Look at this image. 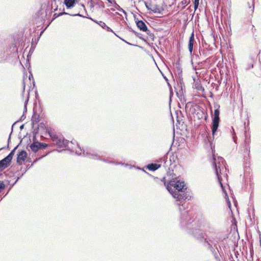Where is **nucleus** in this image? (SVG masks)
I'll use <instances>...</instances> for the list:
<instances>
[{
  "label": "nucleus",
  "instance_id": "obj_1",
  "mask_svg": "<svg viewBox=\"0 0 261 261\" xmlns=\"http://www.w3.org/2000/svg\"><path fill=\"white\" fill-rule=\"evenodd\" d=\"M166 189L172 196L176 199V204L179 206L180 216L179 218L180 227L186 232L195 224L193 223L192 213L186 210L185 201L189 200L191 196L185 191L187 187L184 181L176 178L172 179L166 186Z\"/></svg>",
  "mask_w": 261,
  "mask_h": 261
},
{
  "label": "nucleus",
  "instance_id": "obj_2",
  "mask_svg": "<svg viewBox=\"0 0 261 261\" xmlns=\"http://www.w3.org/2000/svg\"><path fill=\"white\" fill-rule=\"evenodd\" d=\"M207 228L205 229L203 233L198 226L195 225L187 233L198 241H207L208 242L213 244L217 243L218 241L215 236V232L214 229L209 226L207 227Z\"/></svg>",
  "mask_w": 261,
  "mask_h": 261
},
{
  "label": "nucleus",
  "instance_id": "obj_3",
  "mask_svg": "<svg viewBox=\"0 0 261 261\" xmlns=\"http://www.w3.org/2000/svg\"><path fill=\"white\" fill-rule=\"evenodd\" d=\"M78 147L79 148V150L76 151V154L81 155H83L84 156L87 157L89 159L96 160H100L104 162L110 163V164H113L115 165H119L120 163H119L118 162H115L113 161H108V160L102 159L100 157L99 155H98L97 153H96L94 151L89 149L86 148V149H82L81 147H80L79 146H78Z\"/></svg>",
  "mask_w": 261,
  "mask_h": 261
},
{
  "label": "nucleus",
  "instance_id": "obj_4",
  "mask_svg": "<svg viewBox=\"0 0 261 261\" xmlns=\"http://www.w3.org/2000/svg\"><path fill=\"white\" fill-rule=\"evenodd\" d=\"M225 163V161L222 157L218 156L217 161L215 158L213 157V166L215 169V174L217 177L219 184L224 192H226V191H225L223 185L221 182L220 174H221L222 169H223V167L226 168Z\"/></svg>",
  "mask_w": 261,
  "mask_h": 261
},
{
  "label": "nucleus",
  "instance_id": "obj_5",
  "mask_svg": "<svg viewBox=\"0 0 261 261\" xmlns=\"http://www.w3.org/2000/svg\"><path fill=\"white\" fill-rule=\"evenodd\" d=\"M214 113L212 115V124L211 126L212 135L213 137H214L216 133L217 132L218 128L219 126V123L220 121L219 115H220V110L219 108L220 106L218 104L214 105Z\"/></svg>",
  "mask_w": 261,
  "mask_h": 261
},
{
  "label": "nucleus",
  "instance_id": "obj_6",
  "mask_svg": "<svg viewBox=\"0 0 261 261\" xmlns=\"http://www.w3.org/2000/svg\"><path fill=\"white\" fill-rule=\"evenodd\" d=\"M47 133L50 137L54 145L59 148H66L68 146L69 141L62 136H59L56 134L48 130Z\"/></svg>",
  "mask_w": 261,
  "mask_h": 261
},
{
  "label": "nucleus",
  "instance_id": "obj_7",
  "mask_svg": "<svg viewBox=\"0 0 261 261\" xmlns=\"http://www.w3.org/2000/svg\"><path fill=\"white\" fill-rule=\"evenodd\" d=\"M134 19L137 27L140 31L146 32L149 36H153V35L151 33L150 31L148 29L146 24L143 21L139 20L138 18H136V16H134Z\"/></svg>",
  "mask_w": 261,
  "mask_h": 261
},
{
  "label": "nucleus",
  "instance_id": "obj_8",
  "mask_svg": "<svg viewBox=\"0 0 261 261\" xmlns=\"http://www.w3.org/2000/svg\"><path fill=\"white\" fill-rule=\"evenodd\" d=\"M28 157V153L24 150H21L18 152L17 156V163L18 165H21L22 162H24Z\"/></svg>",
  "mask_w": 261,
  "mask_h": 261
},
{
  "label": "nucleus",
  "instance_id": "obj_9",
  "mask_svg": "<svg viewBox=\"0 0 261 261\" xmlns=\"http://www.w3.org/2000/svg\"><path fill=\"white\" fill-rule=\"evenodd\" d=\"M195 41L194 39V31L191 33V36L189 38V43H188V49L191 54H192L194 42Z\"/></svg>",
  "mask_w": 261,
  "mask_h": 261
},
{
  "label": "nucleus",
  "instance_id": "obj_10",
  "mask_svg": "<svg viewBox=\"0 0 261 261\" xmlns=\"http://www.w3.org/2000/svg\"><path fill=\"white\" fill-rule=\"evenodd\" d=\"M11 163L4 158L3 159L0 160V172L3 171L6 169L10 165Z\"/></svg>",
  "mask_w": 261,
  "mask_h": 261
},
{
  "label": "nucleus",
  "instance_id": "obj_11",
  "mask_svg": "<svg viewBox=\"0 0 261 261\" xmlns=\"http://www.w3.org/2000/svg\"><path fill=\"white\" fill-rule=\"evenodd\" d=\"M63 15H71L72 16H78L80 17H84V18L86 17V16L82 15V14H80L79 13H77V14H70L67 12H65V11H63L62 12L59 13H55L53 15V18L52 20H53L54 19H56V18L60 16H62Z\"/></svg>",
  "mask_w": 261,
  "mask_h": 261
},
{
  "label": "nucleus",
  "instance_id": "obj_12",
  "mask_svg": "<svg viewBox=\"0 0 261 261\" xmlns=\"http://www.w3.org/2000/svg\"><path fill=\"white\" fill-rule=\"evenodd\" d=\"M161 166V164L151 163L147 165L146 168L149 171H154L158 170Z\"/></svg>",
  "mask_w": 261,
  "mask_h": 261
},
{
  "label": "nucleus",
  "instance_id": "obj_13",
  "mask_svg": "<svg viewBox=\"0 0 261 261\" xmlns=\"http://www.w3.org/2000/svg\"><path fill=\"white\" fill-rule=\"evenodd\" d=\"M244 153L246 154L248 156H249L250 154V141L249 140H245L244 141Z\"/></svg>",
  "mask_w": 261,
  "mask_h": 261
},
{
  "label": "nucleus",
  "instance_id": "obj_14",
  "mask_svg": "<svg viewBox=\"0 0 261 261\" xmlns=\"http://www.w3.org/2000/svg\"><path fill=\"white\" fill-rule=\"evenodd\" d=\"M76 0H64V4L67 9L73 8L76 2Z\"/></svg>",
  "mask_w": 261,
  "mask_h": 261
},
{
  "label": "nucleus",
  "instance_id": "obj_15",
  "mask_svg": "<svg viewBox=\"0 0 261 261\" xmlns=\"http://www.w3.org/2000/svg\"><path fill=\"white\" fill-rule=\"evenodd\" d=\"M19 145H17L13 149H12L11 152L8 154L7 156H6V159L9 162L11 163V161L13 159V157L15 154V150L17 149Z\"/></svg>",
  "mask_w": 261,
  "mask_h": 261
},
{
  "label": "nucleus",
  "instance_id": "obj_16",
  "mask_svg": "<svg viewBox=\"0 0 261 261\" xmlns=\"http://www.w3.org/2000/svg\"><path fill=\"white\" fill-rule=\"evenodd\" d=\"M164 9L158 5H154L151 9V11L154 13L161 14Z\"/></svg>",
  "mask_w": 261,
  "mask_h": 261
},
{
  "label": "nucleus",
  "instance_id": "obj_17",
  "mask_svg": "<svg viewBox=\"0 0 261 261\" xmlns=\"http://www.w3.org/2000/svg\"><path fill=\"white\" fill-rule=\"evenodd\" d=\"M39 142H33L30 145V147L32 151L34 152H37L40 149L38 145Z\"/></svg>",
  "mask_w": 261,
  "mask_h": 261
},
{
  "label": "nucleus",
  "instance_id": "obj_18",
  "mask_svg": "<svg viewBox=\"0 0 261 261\" xmlns=\"http://www.w3.org/2000/svg\"><path fill=\"white\" fill-rule=\"evenodd\" d=\"M98 25H99L102 29L106 30L107 31L111 32H113V33H114L113 31L110 27L107 26L104 22H103L102 21H99V23H98Z\"/></svg>",
  "mask_w": 261,
  "mask_h": 261
},
{
  "label": "nucleus",
  "instance_id": "obj_19",
  "mask_svg": "<svg viewBox=\"0 0 261 261\" xmlns=\"http://www.w3.org/2000/svg\"><path fill=\"white\" fill-rule=\"evenodd\" d=\"M201 243H203V245L204 247L206 248L207 250H208L213 245V243H209L207 241H199Z\"/></svg>",
  "mask_w": 261,
  "mask_h": 261
},
{
  "label": "nucleus",
  "instance_id": "obj_20",
  "mask_svg": "<svg viewBox=\"0 0 261 261\" xmlns=\"http://www.w3.org/2000/svg\"><path fill=\"white\" fill-rule=\"evenodd\" d=\"M16 122H15V123H14L13 124L12 126V128H11L12 130H11V132L10 134L9 135V136L8 139V144H7V146L5 147V148H7V149L9 148V143H10V140H11V134H12V132H13V126H14V125L15 124V123H16Z\"/></svg>",
  "mask_w": 261,
  "mask_h": 261
},
{
  "label": "nucleus",
  "instance_id": "obj_21",
  "mask_svg": "<svg viewBox=\"0 0 261 261\" xmlns=\"http://www.w3.org/2000/svg\"><path fill=\"white\" fill-rule=\"evenodd\" d=\"M38 145L40 149H45L48 146V144L41 142H39Z\"/></svg>",
  "mask_w": 261,
  "mask_h": 261
},
{
  "label": "nucleus",
  "instance_id": "obj_22",
  "mask_svg": "<svg viewBox=\"0 0 261 261\" xmlns=\"http://www.w3.org/2000/svg\"><path fill=\"white\" fill-rule=\"evenodd\" d=\"M214 256V258L215 259H216V261H221V258H220V252H217L215 253H214L213 254Z\"/></svg>",
  "mask_w": 261,
  "mask_h": 261
},
{
  "label": "nucleus",
  "instance_id": "obj_23",
  "mask_svg": "<svg viewBox=\"0 0 261 261\" xmlns=\"http://www.w3.org/2000/svg\"><path fill=\"white\" fill-rule=\"evenodd\" d=\"M218 247H220V246H218L217 243H214L213 244V245L208 250L212 251L215 248L219 252Z\"/></svg>",
  "mask_w": 261,
  "mask_h": 261
},
{
  "label": "nucleus",
  "instance_id": "obj_24",
  "mask_svg": "<svg viewBox=\"0 0 261 261\" xmlns=\"http://www.w3.org/2000/svg\"><path fill=\"white\" fill-rule=\"evenodd\" d=\"M39 122V118H37L36 116H33L32 118V124L33 125V127H34V123H38Z\"/></svg>",
  "mask_w": 261,
  "mask_h": 261
},
{
  "label": "nucleus",
  "instance_id": "obj_25",
  "mask_svg": "<svg viewBox=\"0 0 261 261\" xmlns=\"http://www.w3.org/2000/svg\"><path fill=\"white\" fill-rule=\"evenodd\" d=\"M115 8L119 11L123 12L125 15H126V12L122 8H121L118 4H115Z\"/></svg>",
  "mask_w": 261,
  "mask_h": 261
},
{
  "label": "nucleus",
  "instance_id": "obj_26",
  "mask_svg": "<svg viewBox=\"0 0 261 261\" xmlns=\"http://www.w3.org/2000/svg\"><path fill=\"white\" fill-rule=\"evenodd\" d=\"M129 30H130V31L132 32L135 35L136 37L140 38V39H142V37L141 36V34L137 32L136 31L133 30L131 28H129Z\"/></svg>",
  "mask_w": 261,
  "mask_h": 261
},
{
  "label": "nucleus",
  "instance_id": "obj_27",
  "mask_svg": "<svg viewBox=\"0 0 261 261\" xmlns=\"http://www.w3.org/2000/svg\"><path fill=\"white\" fill-rule=\"evenodd\" d=\"M5 185L3 181H0V193L5 189Z\"/></svg>",
  "mask_w": 261,
  "mask_h": 261
},
{
  "label": "nucleus",
  "instance_id": "obj_28",
  "mask_svg": "<svg viewBox=\"0 0 261 261\" xmlns=\"http://www.w3.org/2000/svg\"><path fill=\"white\" fill-rule=\"evenodd\" d=\"M29 99V94H28L27 98L24 101V109L25 111H27V105Z\"/></svg>",
  "mask_w": 261,
  "mask_h": 261
},
{
  "label": "nucleus",
  "instance_id": "obj_29",
  "mask_svg": "<svg viewBox=\"0 0 261 261\" xmlns=\"http://www.w3.org/2000/svg\"><path fill=\"white\" fill-rule=\"evenodd\" d=\"M197 84H196V88L198 90H203L204 89L202 88V87L200 85H198L197 86H196Z\"/></svg>",
  "mask_w": 261,
  "mask_h": 261
},
{
  "label": "nucleus",
  "instance_id": "obj_30",
  "mask_svg": "<svg viewBox=\"0 0 261 261\" xmlns=\"http://www.w3.org/2000/svg\"><path fill=\"white\" fill-rule=\"evenodd\" d=\"M166 157L164 156L163 158L160 159L159 160L157 161V163L160 164V163H162L163 161H164L165 160V158Z\"/></svg>",
  "mask_w": 261,
  "mask_h": 261
},
{
  "label": "nucleus",
  "instance_id": "obj_31",
  "mask_svg": "<svg viewBox=\"0 0 261 261\" xmlns=\"http://www.w3.org/2000/svg\"><path fill=\"white\" fill-rule=\"evenodd\" d=\"M44 156H42L41 157H40L38 159H36L33 163V164H32L31 166H33V164L35 163H36L38 160H40L41 159L43 158Z\"/></svg>",
  "mask_w": 261,
  "mask_h": 261
},
{
  "label": "nucleus",
  "instance_id": "obj_32",
  "mask_svg": "<svg viewBox=\"0 0 261 261\" xmlns=\"http://www.w3.org/2000/svg\"><path fill=\"white\" fill-rule=\"evenodd\" d=\"M88 19H90V20H91L92 21H94V22L97 23L98 24V23H99V21L96 20H94V19L92 18L91 17H87Z\"/></svg>",
  "mask_w": 261,
  "mask_h": 261
},
{
  "label": "nucleus",
  "instance_id": "obj_33",
  "mask_svg": "<svg viewBox=\"0 0 261 261\" xmlns=\"http://www.w3.org/2000/svg\"><path fill=\"white\" fill-rule=\"evenodd\" d=\"M145 5L147 10H151V8L149 7V6L148 5L146 2H145Z\"/></svg>",
  "mask_w": 261,
  "mask_h": 261
},
{
  "label": "nucleus",
  "instance_id": "obj_34",
  "mask_svg": "<svg viewBox=\"0 0 261 261\" xmlns=\"http://www.w3.org/2000/svg\"><path fill=\"white\" fill-rule=\"evenodd\" d=\"M177 70H178V75L180 77V74L181 73V70L180 69V68L179 67H177Z\"/></svg>",
  "mask_w": 261,
  "mask_h": 261
},
{
  "label": "nucleus",
  "instance_id": "obj_35",
  "mask_svg": "<svg viewBox=\"0 0 261 261\" xmlns=\"http://www.w3.org/2000/svg\"><path fill=\"white\" fill-rule=\"evenodd\" d=\"M211 253H212L213 254V255L214 253H215L217 252L218 251H217V250L215 248L214 250H213V251H211Z\"/></svg>",
  "mask_w": 261,
  "mask_h": 261
},
{
  "label": "nucleus",
  "instance_id": "obj_36",
  "mask_svg": "<svg viewBox=\"0 0 261 261\" xmlns=\"http://www.w3.org/2000/svg\"><path fill=\"white\" fill-rule=\"evenodd\" d=\"M199 0H194V4H196V5L199 4Z\"/></svg>",
  "mask_w": 261,
  "mask_h": 261
},
{
  "label": "nucleus",
  "instance_id": "obj_37",
  "mask_svg": "<svg viewBox=\"0 0 261 261\" xmlns=\"http://www.w3.org/2000/svg\"><path fill=\"white\" fill-rule=\"evenodd\" d=\"M194 9L195 10L197 9L199 6V4L196 5V4H194Z\"/></svg>",
  "mask_w": 261,
  "mask_h": 261
},
{
  "label": "nucleus",
  "instance_id": "obj_38",
  "mask_svg": "<svg viewBox=\"0 0 261 261\" xmlns=\"http://www.w3.org/2000/svg\"><path fill=\"white\" fill-rule=\"evenodd\" d=\"M179 82H180V84H181V91H182V83H181L182 80H181V79H180V80H179ZM181 92L182 93V91H181Z\"/></svg>",
  "mask_w": 261,
  "mask_h": 261
},
{
  "label": "nucleus",
  "instance_id": "obj_39",
  "mask_svg": "<svg viewBox=\"0 0 261 261\" xmlns=\"http://www.w3.org/2000/svg\"><path fill=\"white\" fill-rule=\"evenodd\" d=\"M202 53V55L204 56V57H206V54L205 53V51L203 50Z\"/></svg>",
  "mask_w": 261,
  "mask_h": 261
},
{
  "label": "nucleus",
  "instance_id": "obj_40",
  "mask_svg": "<svg viewBox=\"0 0 261 261\" xmlns=\"http://www.w3.org/2000/svg\"><path fill=\"white\" fill-rule=\"evenodd\" d=\"M19 178H20V177H17V179H16V180H15V181L14 182V183L13 185H14V184H15L17 182V181L19 180Z\"/></svg>",
  "mask_w": 261,
  "mask_h": 261
},
{
  "label": "nucleus",
  "instance_id": "obj_41",
  "mask_svg": "<svg viewBox=\"0 0 261 261\" xmlns=\"http://www.w3.org/2000/svg\"><path fill=\"white\" fill-rule=\"evenodd\" d=\"M23 127H24V124H22V125H21L20 126V129L21 130H22V129L23 128Z\"/></svg>",
  "mask_w": 261,
  "mask_h": 261
},
{
  "label": "nucleus",
  "instance_id": "obj_42",
  "mask_svg": "<svg viewBox=\"0 0 261 261\" xmlns=\"http://www.w3.org/2000/svg\"><path fill=\"white\" fill-rule=\"evenodd\" d=\"M165 178L163 177V179L161 180V181L164 182V184L165 185Z\"/></svg>",
  "mask_w": 261,
  "mask_h": 261
},
{
  "label": "nucleus",
  "instance_id": "obj_43",
  "mask_svg": "<svg viewBox=\"0 0 261 261\" xmlns=\"http://www.w3.org/2000/svg\"><path fill=\"white\" fill-rule=\"evenodd\" d=\"M138 169H140V170H142L143 171H144L145 173H147V172L146 171H145L144 169H141L140 168H138Z\"/></svg>",
  "mask_w": 261,
  "mask_h": 261
},
{
  "label": "nucleus",
  "instance_id": "obj_44",
  "mask_svg": "<svg viewBox=\"0 0 261 261\" xmlns=\"http://www.w3.org/2000/svg\"><path fill=\"white\" fill-rule=\"evenodd\" d=\"M107 1L108 2V3H109L112 4V1H111V0H107Z\"/></svg>",
  "mask_w": 261,
  "mask_h": 261
},
{
  "label": "nucleus",
  "instance_id": "obj_45",
  "mask_svg": "<svg viewBox=\"0 0 261 261\" xmlns=\"http://www.w3.org/2000/svg\"><path fill=\"white\" fill-rule=\"evenodd\" d=\"M32 77H33L32 74L29 76V79L31 80V78H32Z\"/></svg>",
  "mask_w": 261,
  "mask_h": 261
},
{
  "label": "nucleus",
  "instance_id": "obj_46",
  "mask_svg": "<svg viewBox=\"0 0 261 261\" xmlns=\"http://www.w3.org/2000/svg\"><path fill=\"white\" fill-rule=\"evenodd\" d=\"M32 77H33L32 74L29 76V79L31 80V78H32Z\"/></svg>",
  "mask_w": 261,
  "mask_h": 261
},
{
  "label": "nucleus",
  "instance_id": "obj_47",
  "mask_svg": "<svg viewBox=\"0 0 261 261\" xmlns=\"http://www.w3.org/2000/svg\"><path fill=\"white\" fill-rule=\"evenodd\" d=\"M228 205H229V206L230 207L231 204H230V202L229 201H228Z\"/></svg>",
  "mask_w": 261,
  "mask_h": 261
},
{
  "label": "nucleus",
  "instance_id": "obj_48",
  "mask_svg": "<svg viewBox=\"0 0 261 261\" xmlns=\"http://www.w3.org/2000/svg\"><path fill=\"white\" fill-rule=\"evenodd\" d=\"M5 147H2V148H0V150H2V149H5Z\"/></svg>",
  "mask_w": 261,
  "mask_h": 261
},
{
  "label": "nucleus",
  "instance_id": "obj_49",
  "mask_svg": "<svg viewBox=\"0 0 261 261\" xmlns=\"http://www.w3.org/2000/svg\"><path fill=\"white\" fill-rule=\"evenodd\" d=\"M253 10H254V6L253 5V8H252V9L251 10L252 12H253Z\"/></svg>",
  "mask_w": 261,
  "mask_h": 261
},
{
  "label": "nucleus",
  "instance_id": "obj_50",
  "mask_svg": "<svg viewBox=\"0 0 261 261\" xmlns=\"http://www.w3.org/2000/svg\"><path fill=\"white\" fill-rule=\"evenodd\" d=\"M124 41H125L126 43H128L129 44H130V43H129L128 42H126V41H125L124 40H123Z\"/></svg>",
  "mask_w": 261,
  "mask_h": 261
},
{
  "label": "nucleus",
  "instance_id": "obj_51",
  "mask_svg": "<svg viewBox=\"0 0 261 261\" xmlns=\"http://www.w3.org/2000/svg\"><path fill=\"white\" fill-rule=\"evenodd\" d=\"M207 115H206V116H205L204 119L206 120V119H207Z\"/></svg>",
  "mask_w": 261,
  "mask_h": 261
},
{
  "label": "nucleus",
  "instance_id": "obj_52",
  "mask_svg": "<svg viewBox=\"0 0 261 261\" xmlns=\"http://www.w3.org/2000/svg\"><path fill=\"white\" fill-rule=\"evenodd\" d=\"M176 94H177V95H179V92H176Z\"/></svg>",
  "mask_w": 261,
  "mask_h": 261
},
{
  "label": "nucleus",
  "instance_id": "obj_53",
  "mask_svg": "<svg viewBox=\"0 0 261 261\" xmlns=\"http://www.w3.org/2000/svg\"><path fill=\"white\" fill-rule=\"evenodd\" d=\"M71 143L73 144L74 143V142H73L72 141H71Z\"/></svg>",
  "mask_w": 261,
  "mask_h": 261
},
{
  "label": "nucleus",
  "instance_id": "obj_54",
  "mask_svg": "<svg viewBox=\"0 0 261 261\" xmlns=\"http://www.w3.org/2000/svg\"><path fill=\"white\" fill-rule=\"evenodd\" d=\"M252 29H253L254 28V25H252Z\"/></svg>",
  "mask_w": 261,
  "mask_h": 261
},
{
  "label": "nucleus",
  "instance_id": "obj_55",
  "mask_svg": "<svg viewBox=\"0 0 261 261\" xmlns=\"http://www.w3.org/2000/svg\"><path fill=\"white\" fill-rule=\"evenodd\" d=\"M253 66V64L251 65V67L252 68Z\"/></svg>",
  "mask_w": 261,
  "mask_h": 261
},
{
  "label": "nucleus",
  "instance_id": "obj_56",
  "mask_svg": "<svg viewBox=\"0 0 261 261\" xmlns=\"http://www.w3.org/2000/svg\"><path fill=\"white\" fill-rule=\"evenodd\" d=\"M24 88H25V86L24 85L23 86V90H24Z\"/></svg>",
  "mask_w": 261,
  "mask_h": 261
},
{
  "label": "nucleus",
  "instance_id": "obj_57",
  "mask_svg": "<svg viewBox=\"0 0 261 261\" xmlns=\"http://www.w3.org/2000/svg\"><path fill=\"white\" fill-rule=\"evenodd\" d=\"M21 118H23V115H22Z\"/></svg>",
  "mask_w": 261,
  "mask_h": 261
},
{
  "label": "nucleus",
  "instance_id": "obj_58",
  "mask_svg": "<svg viewBox=\"0 0 261 261\" xmlns=\"http://www.w3.org/2000/svg\"><path fill=\"white\" fill-rule=\"evenodd\" d=\"M21 118H23V115H22Z\"/></svg>",
  "mask_w": 261,
  "mask_h": 261
}]
</instances>
